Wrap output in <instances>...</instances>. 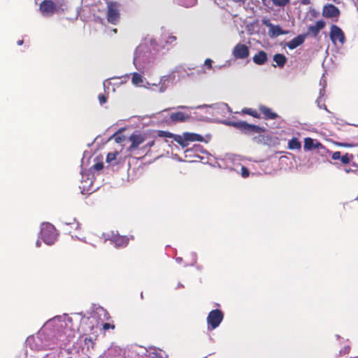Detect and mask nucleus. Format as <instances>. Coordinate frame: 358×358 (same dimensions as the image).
I'll return each instance as SVG.
<instances>
[{
  "label": "nucleus",
  "mask_w": 358,
  "mask_h": 358,
  "mask_svg": "<svg viewBox=\"0 0 358 358\" xmlns=\"http://www.w3.org/2000/svg\"><path fill=\"white\" fill-rule=\"evenodd\" d=\"M178 108H189L188 106H180L178 107Z\"/></svg>",
  "instance_id": "c03bdc74"
},
{
  "label": "nucleus",
  "mask_w": 358,
  "mask_h": 358,
  "mask_svg": "<svg viewBox=\"0 0 358 358\" xmlns=\"http://www.w3.org/2000/svg\"><path fill=\"white\" fill-rule=\"evenodd\" d=\"M346 358H348V357H346Z\"/></svg>",
  "instance_id": "de8ad7c7"
},
{
  "label": "nucleus",
  "mask_w": 358,
  "mask_h": 358,
  "mask_svg": "<svg viewBox=\"0 0 358 358\" xmlns=\"http://www.w3.org/2000/svg\"><path fill=\"white\" fill-rule=\"evenodd\" d=\"M190 119V115L183 112L173 113L170 115V120L173 122H182L188 121Z\"/></svg>",
  "instance_id": "4468645a"
},
{
  "label": "nucleus",
  "mask_w": 358,
  "mask_h": 358,
  "mask_svg": "<svg viewBox=\"0 0 358 358\" xmlns=\"http://www.w3.org/2000/svg\"><path fill=\"white\" fill-rule=\"evenodd\" d=\"M236 113L247 114L255 118H261L260 114L256 110L251 108H244L241 112H236Z\"/></svg>",
  "instance_id": "6ab92c4d"
},
{
  "label": "nucleus",
  "mask_w": 358,
  "mask_h": 358,
  "mask_svg": "<svg viewBox=\"0 0 358 358\" xmlns=\"http://www.w3.org/2000/svg\"><path fill=\"white\" fill-rule=\"evenodd\" d=\"M185 137H186L187 143L189 141H202L203 140V137L201 135L194 133H185Z\"/></svg>",
  "instance_id": "aec40b11"
},
{
  "label": "nucleus",
  "mask_w": 358,
  "mask_h": 358,
  "mask_svg": "<svg viewBox=\"0 0 358 358\" xmlns=\"http://www.w3.org/2000/svg\"><path fill=\"white\" fill-rule=\"evenodd\" d=\"M267 59V54L264 50L259 51L252 58L254 63L257 65L264 64Z\"/></svg>",
  "instance_id": "2eb2a0df"
},
{
  "label": "nucleus",
  "mask_w": 358,
  "mask_h": 358,
  "mask_svg": "<svg viewBox=\"0 0 358 358\" xmlns=\"http://www.w3.org/2000/svg\"><path fill=\"white\" fill-rule=\"evenodd\" d=\"M158 136L159 137H167L171 138L173 136V134L165 131H158Z\"/></svg>",
  "instance_id": "bb28decb"
},
{
  "label": "nucleus",
  "mask_w": 358,
  "mask_h": 358,
  "mask_svg": "<svg viewBox=\"0 0 358 358\" xmlns=\"http://www.w3.org/2000/svg\"><path fill=\"white\" fill-rule=\"evenodd\" d=\"M325 22L323 20H318L315 25H310L308 28V34H311L313 36L316 37L320 33V31L324 29Z\"/></svg>",
  "instance_id": "ddd939ff"
},
{
  "label": "nucleus",
  "mask_w": 358,
  "mask_h": 358,
  "mask_svg": "<svg viewBox=\"0 0 358 358\" xmlns=\"http://www.w3.org/2000/svg\"><path fill=\"white\" fill-rule=\"evenodd\" d=\"M233 55L236 59H245L250 55L248 47L242 43H238L233 50Z\"/></svg>",
  "instance_id": "1a4fd4ad"
},
{
  "label": "nucleus",
  "mask_w": 358,
  "mask_h": 358,
  "mask_svg": "<svg viewBox=\"0 0 358 358\" xmlns=\"http://www.w3.org/2000/svg\"><path fill=\"white\" fill-rule=\"evenodd\" d=\"M339 145L345 148L352 147V145L348 143H340Z\"/></svg>",
  "instance_id": "ea45409f"
},
{
  "label": "nucleus",
  "mask_w": 358,
  "mask_h": 358,
  "mask_svg": "<svg viewBox=\"0 0 358 358\" xmlns=\"http://www.w3.org/2000/svg\"><path fill=\"white\" fill-rule=\"evenodd\" d=\"M259 110L262 114V118L264 120H275L278 117L275 112H273L271 108L264 105H259Z\"/></svg>",
  "instance_id": "f8f14e48"
},
{
  "label": "nucleus",
  "mask_w": 358,
  "mask_h": 358,
  "mask_svg": "<svg viewBox=\"0 0 358 358\" xmlns=\"http://www.w3.org/2000/svg\"><path fill=\"white\" fill-rule=\"evenodd\" d=\"M349 351H350V348L349 347H345L344 348L343 352H344V354H348L349 352Z\"/></svg>",
  "instance_id": "79ce46f5"
},
{
  "label": "nucleus",
  "mask_w": 358,
  "mask_h": 358,
  "mask_svg": "<svg viewBox=\"0 0 358 358\" xmlns=\"http://www.w3.org/2000/svg\"><path fill=\"white\" fill-rule=\"evenodd\" d=\"M304 40L305 38L303 36L299 35L292 38L291 41H289L287 43V46L288 47L289 49L293 50L299 46L300 45H301L304 42Z\"/></svg>",
  "instance_id": "f3484780"
},
{
  "label": "nucleus",
  "mask_w": 358,
  "mask_h": 358,
  "mask_svg": "<svg viewBox=\"0 0 358 358\" xmlns=\"http://www.w3.org/2000/svg\"><path fill=\"white\" fill-rule=\"evenodd\" d=\"M249 174H250V172H249V170L248 168H246L245 166H242L241 167V175L244 178H247L249 176Z\"/></svg>",
  "instance_id": "473e14b6"
},
{
  "label": "nucleus",
  "mask_w": 358,
  "mask_h": 358,
  "mask_svg": "<svg viewBox=\"0 0 358 358\" xmlns=\"http://www.w3.org/2000/svg\"><path fill=\"white\" fill-rule=\"evenodd\" d=\"M340 15L339 9L333 4H328L324 6L322 15L327 18L338 17Z\"/></svg>",
  "instance_id": "9d476101"
},
{
  "label": "nucleus",
  "mask_w": 358,
  "mask_h": 358,
  "mask_svg": "<svg viewBox=\"0 0 358 358\" xmlns=\"http://www.w3.org/2000/svg\"><path fill=\"white\" fill-rule=\"evenodd\" d=\"M224 314L219 309L211 310L207 317L208 329H216L223 320Z\"/></svg>",
  "instance_id": "39448f33"
},
{
  "label": "nucleus",
  "mask_w": 358,
  "mask_h": 358,
  "mask_svg": "<svg viewBox=\"0 0 358 358\" xmlns=\"http://www.w3.org/2000/svg\"><path fill=\"white\" fill-rule=\"evenodd\" d=\"M212 63H213V61L212 59L208 58L205 60L204 62V65L208 69H212Z\"/></svg>",
  "instance_id": "f704fd0d"
},
{
  "label": "nucleus",
  "mask_w": 358,
  "mask_h": 358,
  "mask_svg": "<svg viewBox=\"0 0 358 358\" xmlns=\"http://www.w3.org/2000/svg\"><path fill=\"white\" fill-rule=\"evenodd\" d=\"M115 325L114 324H111L110 323H104L103 324V329L104 330H108L109 329H115Z\"/></svg>",
  "instance_id": "e433bc0d"
},
{
  "label": "nucleus",
  "mask_w": 358,
  "mask_h": 358,
  "mask_svg": "<svg viewBox=\"0 0 358 358\" xmlns=\"http://www.w3.org/2000/svg\"><path fill=\"white\" fill-rule=\"evenodd\" d=\"M175 79L176 75L174 72H171L168 75L162 76L159 81L160 92H164L169 87V86L173 83Z\"/></svg>",
  "instance_id": "9b49d317"
},
{
  "label": "nucleus",
  "mask_w": 358,
  "mask_h": 358,
  "mask_svg": "<svg viewBox=\"0 0 358 358\" xmlns=\"http://www.w3.org/2000/svg\"><path fill=\"white\" fill-rule=\"evenodd\" d=\"M116 157H117V153H115V152H109L107 155L106 160L108 162H112V161L116 159Z\"/></svg>",
  "instance_id": "c85d7f7f"
},
{
  "label": "nucleus",
  "mask_w": 358,
  "mask_h": 358,
  "mask_svg": "<svg viewBox=\"0 0 358 358\" xmlns=\"http://www.w3.org/2000/svg\"><path fill=\"white\" fill-rule=\"evenodd\" d=\"M93 167L95 170L100 171L103 168V163L98 162L94 164Z\"/></svg>",
  "instance_id": "4c0bfd02"
},
{
  "label": "nucleus",
  "mask_w": 358,
  "mask_h": 358,
  "mask_svg": "<svg viewBox=\"0 0 358 358\" xmlns=\"http://www.w3.org/2000/svg\"><path fill=\"white\" fill-rule=\"evenodd\" d=\"M131 83L136 86L142 85L143 83V76L137 72L134 73L132 74Z\"/></svg>",
  "instance_id": "4be33fe9"
},
{
  "label": "nucleus",
  "mask_w": 358,
  "mask_h": 358,
  "mask_svg": "<svg viewBox=\"0 0 358 358\" xmlns=\"http://www.w3.org/2000/svg\"><path fill=\"white\" fill-rule=\"evenodd\" d=\"M301 2L303 5H308L310 3V0H301Z\"/></svg>",
  "instance_id": "a19ab883"
},
{
  "label": "nucleus",
  "mask_w": 358,
  "mask_h": 358,
  "mask_svg": "<svg viewBox=\"0 0 358 358\" xmlns=\"http://www.w3.org/2000/svg\"><path fill=\"white\" fill-rule=\"evenodd\" d=\"M23 43H24L23 40H19V41L17 42V44L18 45H22V44H23Z\"/></svg>",
  "instance_id": "37998d69"
},
{
  "label": "nucleus",
  "mask_w": 358,
  "mask_h": 358,
  "mask_svg": "<svg viewBox=\"0 0 358 358\" xmlns=\"http://www.w3.org/2000/svg\"><path fill=\"white\" fill-rule=\"evenodd\" d=\"M116 248H124L129 243V238L126 236H121L118 234L112 233L108 238Z\"/></svg>",
  "instance_id": "6e6552de"
},
{
  "label": "nucleus",
  "mask_w": 358,
  "mask_h": 358,
  "mask_svg": "<svg viewBox=\"0 0 358 358\" xmlns=\"http://www.w3.org/2000/svg\"><path fill=\"white\" fill-rule=\"evenodd\" d=\"M322 144L320 142L315 143L313 139L311 138H306L304 139V150H311L313 148H322Z\"/></svg>",
  "instance_id": "dca6fc26"
},
{
  "label": "nucleus",
  "mask_w": 358,
  "mask_h": 358,
  "mask_svg": "<svg viewBox=\"0 0 358 358\" xmlns=\"http://www.w3.org/2000/svg\"><path fill=\"white\" fill-rule=\"evenodd\" d=\"M39 10L43 16L49 17L55 13L63 12L61 6H57L52 0H44L39 6Z\"/></svg>",
  "instance_id": "7ed1b4c3"
},
{
  "label": "nucleus",
  "mask_w": 358,
  "mask_h": 358,
  "mask_svg": "<svg viewBox=\"0 0 358 358\" xmlns=\"http://www.w3.org/2000/svg\"><path fill=\"white\" fill-rule=\"evenodd\" d=\"M98 99L100 104L103 105V103H106L108 97L105 94H101L98 96Z\"/></svg>",
  "instance_id": "c756f323"
},
{
  "label": "nucleus",
  "mask_w": 358,
  "mask_h": 358,
  "mask_svg": "<svg viewBox=\"0 0 358 358\" xmlns=\"http://www.w3.org/2000/svg\"><path fill=\"white\" fill-rule=\"evenodd\" d=\"M41 238L48 245H52L57 238L55 227L51 224H43L41 230Z\"/></svg>",
  "instance_id": "20e7f679"
},
{
  "label": "nucleus",
  "mask_w": 358,
  "mask_h": 358,
  "mask_svg": "<svg viewBox=\"0 0 358 358\" xmlns=\"http://www.w3.org/2000/svg\"><path fill=\"white\" fill-rule=\"evenodd\" d=\"M341 157V152H339V151L333 152V154L331 155V158L334 160L340 159Z\"/></svg>",
  "instance_id": "c9c22d12"
},
{
  "label": "nucleus",
  "mask_w": 358,
  "mask_h": 358,
  "mask_svg": "<svg viewBox=\"0 0 358 358\" xmlns=\"http://www.w3.org/2000/svg\"><path fill=\"white\" fill-rule=\"evenodd\" d=\"M330 38L334 43L338 41L340 43H344L345 41V34L342 29L336 24L330 27Z\"/></svg>",
  "instance_id": "0eeeda50"
},
{
  "label": "nucleus",
  "mask_w": 358,
  "mask_h": 358,
  "mask_svg": "<svg viewBox=\"0 0 358 358\" xmlns=\"http://www.w3.org/2000/svg\"><path fill=\"white\" fill-rule=\"evenodd\" d=\"M131 145L127 148V151L132 152L137 150L140 145L147 140V136L139 132L133 133L129 138Z\"/></svg>",
  "instance_id": "423d86ee"
},
{
  "label": "nucleus",
  "mask_w": 358,
  "mask_h": 358,
  "mask_svg": "<svg viewBox=\"0 0 358 358\" xmlns=\"http://www.w3.org/2000/svg\"><path fill=\"white\" fill-rule=\"evenodd\" d=\"M171 138H173V140L177 142L178 144H180L182 147H187L188 145L187 141L186 140V137H182L180 135H176L173 134V136H172Z\"/></svg>",
  "instance_id": "b1692460"
},
{
  "label": "nucleus",
  "mask_w": 358,
  "mask_h": 358,
  "mask_svg": "<svg viewBox=\"0 0 358 358\" xmlns=\"http://www.w3.org/2000/svg\"><path fill=\"white\" fill-rule=\"evenodd\" d=\"M106 19L108 23L116 25L120 20V3L114 1L106 2Z\"/></svg>",
  "instance_id": "f03ea898"
},
{
  "label": "nucleus",
  "mask_w": 358,
  "mask_h": 358,
  "mask_svg": "<svg viewBox=\"0 0 358 358\" xmlns=\"http://www.w3.org/2000/svg\"><path fill=\"white\" fill-rule=\"evenodd\" d=\"M226 124L239 129L245 134H261L265 131L264 128L255 124H249L245 121H229L226 122Z\"/></svg>",
  "instance_id": "f257e3e1"
},
{
  "label": "nucleus",
  "mask_w": 358,
  "mask_h": 358,
  "mask_svg": "<svg viewBox=\"0 0 358 358\" xmlns=\"http://www.w3.org/2000/svg\"><path fill=\"white\" fill-rule=\"evenodd\" d=\"M233 2L238 3L239 5L244 4L247 0H231Z\"/></svg>",
  "instance_id": "58836bf2"
},
{
  "label": "nucleus",
  "mask_w": 358,
  "mask_h": 358,
  "mask_svg": "<svg viewBox=\"0 0 358 358\" xmlns=\"http://www.w3.org/2000/svg\"><path fill=\"white\" fill-rule=\"evenodd\" d=\"M112 138H114L115 141L117 143L123 142L125 139V136L124 135H120L119 132L115 133Z\"/></svg>",
  "instance_id": "a878e982"
},
{
  "label": "nucleus",
  "mask_w": 358,
  "mask_h": 358,
  "mask_svg": "<svg viewBox=\"0 0 358 358\" xmlns=\"http://www.w3.org/2000/svg\"><path fill=\"white\" fill-rule=\"evenodd\" d=\"M273 61L276 63L278 66L282 68L287 62V58L284 55L277 53L273 56Z\"/></svg>",
  "instance_id": "a211bd4d"
},
{
  "label": "nucleus",
  "mask_w": 358,
  "mask_h": 358,
  "mask_svg": "<svg viewBox=\"0 0 358 358\" xmlns=\"http://www.w3.org/2000/svg\"><path fill=\"white\" fill-rule=\"evenodd\" d=\"M301 143L297 138H292L288 143V148L289 150H300Z\"/></svg>",
  "instance_id": "412c9836"
},
{
  "label": "nucleus",
  "mask_w": 358,
  "mask_h": 358,
  "mask_svg": "<svg viewBox=\"0 0 358 358\" xmlns=\"http://www.w3.org/2000/svg\"><path fill=\"white\" fill-rule=\"evenodd\" d=\"M113 31L115 34H116V33H117V29H113Z\"/></svg>",
  "instance_id": "a18cd8bd"
},
{
  "label": "nucleus",
  "mask_w": 358,
  "mask_h": 358,
  "mask_svg": "<svg viewBox=\"0 0 358 358\" xmlns=\"http://www.w3.org/2000/svg\"><path fill=\"white\" fill-rule=\"evenodd\" d=\"M176 40H177L176 36L170 35L167 37V38L166 40V43L170 44V45H173L176 43Z\"/></svg>",
  "instance_id": "cd10ccee"
},
{
  "label": "nucleus",
  "mask_w": 358,
  "mask_h": 358,
  "mask_svg": "<svg viewBox=\"0 0 358 358\" xmlns=\"http://www.w3.org/2000/svg\"><path fill=\"white\" fill-rule=\"evenodd\" d=\"M36 245H37V246H38V247H39V246H40V242H39V241H37V242H36Z\"/></svg>",
  "instance_id": "49530a36"
},
{
  "label": "nucleus",
  "mask_w": 358,
  "mask_h": 358,
  "mask_svg": "<svg viewBox=\"0 0 358 358\" xmlns=\"http://www.w3.org/2000/svg\"><path fill=\"white\" fill-rule=\"evenodd\" d=\"M150 358H167L164 352L159 350H154L149 353Z\"/></svg>",
  "instance_id": "5701e85b"
},
{
  "label": "nucleus",
  "mask_w": 358,
  "mask_h": 358,
  "mask_svg": "<svg viewBox=\"0 0 358 358\" xmlns=\"http://www.w3.org/2000/svg\"><path fill=\"white\" fill-rule=\"evenodd\" d=\"M352 155H349L346 153L345 155L341 157L340 160L343 164H348L350 162L351 158H352Z\"/></svg>",
  "instance_id": "393cba45"
},
{
  "label": "nucleus",
  "mask_w": 358,
  "mask_h": 358,
  "mask_svg": "<svg viewBox=\"0 0 358 358\" xmlns=\"http://www.w3.org/2000/svg\"><path fill=\"white\" fill-rule=\"evenodd\" d=\"M155 145V140H151L148 141L144 146L142 147L143 150H150L151 147Z\"/></svg>",
  "instance_id": "72a5a7b5"
},
{
  "label": "nucleus",
  "mask_w": 358,
  "mask_h": 358,
  "mask_svg": "<svg viewBox=\"0 0 358 358\" xmlns=\"http://www.w3.org/2000/svg\"><path fill=\"white\" fill-rule=\"evenodd\" d=\"M84 343L85 345H88L89 343L91 344V347L93 348L94 345H95V343L94 341V340L91 338V337H86L85 339H84Z\"/></svg>",
  "instance_id": "2f4dec72"
},
{
  "label": "nucleus",
  "mask_w": 358,
  "mask_h": 358,
  "mask_svg": "<svg viewBox=\"0 0 358 358\" xmlns=\"http://www.w3.org/2000/svg\"><path fill=\"white\" fill-rule=\"evenodd\" d=\"M285 32L282 30V29L279 26H276L273 28V34L275 36H279L283 34Z\"/></svg>",
  "instance_id": "7c9ffc66"
}]
</instances>
